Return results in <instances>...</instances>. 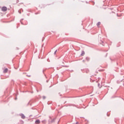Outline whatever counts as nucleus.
I'll use <instances>...</instances> for the list:
<instances>
[{"label":"nucleus","mask_w":124,"mask_h":124,"mask_svg":"<svg viewBox=\"0 0 124 124\" xmlns=\"http://www.w3.org/2000/svg\"><path fill=\"white\" fill-rule=\"evenodd\" d=\"M1 10H2V11H3V12H5V11H6V10H7V8L5 6H3L2 7Z\"/></svg>","instance_id":"obj_1"},{"label":"nucleus","mask_w":124,"mask_h":124,"mask_svg":"<svg viewBox=\"0 0 124 124\" xmlns=\"http://www.w3.org/2000/svg\"><path fill=\"white\" fill-rule=\"evenodd\" d=\"M19 116H20L22 119H25L26 118V116L23 113L19 114Z\"/></svg>","instance_id":"obj_2"},{"label":"nucleus","mask_w":124,"mask_h":124,"mask_svg":"<svg viewBox=\"0 0 124 124\" xmlns=\"http://www.w3.org/2000/svg\"><path fill=\"white\" fill-rule=\"evenodd\" d=\"M35 123L36 124H40V120L39 119H38L35 121Z\"/></svg>","instance_id":"obj_3"},{"label":"nucleus","mask_w":124,"mask_h":124,"mask_svg":"<svg viewBox=\"0 0 124 124\" xmlns=\"http://www.w3.org/2000/svg\"><path fill=\"white\" fill-rule=\"evenodd\" d=\"M55 121H56V118H53V119L51 120V121H49V123H55Z\"/></svg>","instance_id":"obj_4"},{"label":"nucleus","mask_w":124,"mask_h":124,"mask_svg":"<svg viewBox=\"0 0 124 124\" xmlns=\"http://www.w3.org/2000/svg\"><path fill=\"white\" fill-rule=\"evenodd\" d=\"M7 71H8V69H7V68H6V69H4V70H3L4 73H6L7 72Z\"/></svg>","instance_id":"obj_5"},{"label":"nucleus","mask_w":124,"mask_h":124,"mask_svg":"<svg viewBox=\"0 0 124 124\" xmlns=\"http://www.w3.org/2000/svg\"><path fill=\"white\" fill-rule=\"evenodd\" d=\"M80 55L81 56H84V55H85V51H82Z\"/></svg>","instance_id":"obj_6"},{"label":"nucleus","mask_w":124,"mask_h":124,"mask_svg":"<svg viewBox=\"0 0 124 124\" xmlns=\"http://www.w3.org/2000/svg\"><path fill=\"white\" fill-rule=\"evenodd\" d=\"M86 61H87V62H89V61H90V58H89V57H86Z\"/></svg>","instance_id":"obj_7"},{"label":"nucleus","mask_w":124,"mask_h":124,"mask_svg":"<svg viewBox=\"0 0 124 124\" xmlns=\"http://www.w3.org/2000/svg\"><path fill=\"white\" fill-rule=\"evenodd\" d=\"M100 24H101V23H100V22H98L97 23V27H98V26H99V25H100Z\"/></svg>","instance_id":"obj_8"},{"label":"nucleus","mask_w":124,"mask_h":124,"mask_svg":"<svg viewBox=\"0 0 124 124\" xmlns=\"http://www.w3.org/2000/svg\"><path fill=\"white\" fill-rule=\"evenodd\" d=\"M46 98V96H43V99H45Z\"/></svg>","instance_id":"obj_9"},{"label":"nucleus","mask_w":124,"mask_h":124,"mask_svg":"<svg viewBox=\"0 0 124 124\" xmlns=\"http://www.w3.org/2000/svg\"><path fill=\"white\" fill-rule=\"evenodd\" d=\"M57 50H55V51L54 52V54H55V55H56V53H57Z\"/></svg>","instance_id":"obj_10"},{"label":"nucleus","mask_w":124,"mask_h":124,"mask_svg":"<svg viewBox=\"0 0 124 124\" xmlns=\"http://www.w3.org/2000/svg\"><path fill=\"white\" fill-rule=\"evenodd\" d=\"M62 66H63V67H67V66L63 65Z\"/></svg>","instance_id":"obj_11"},{"label":"nucleus","mask_w":124,"mask_h":124,"mask_svg":"<svg viewBox=\"0 0 124 124\" xmlns=\"http://www.w3.org/2000/svg\"><path fill=\"white\" fill-rule=\"evenodd\" d=\"M42 122V123H44V122H46V120H43Z\"/></svg>","instance_id":"obj_12"},{"label":"nucleus","mask_w":124,"mask_h":124,"mask_svg":"<svg viewBox=\"0 0 124 124\" xmlns=\"http://www.w3.org/2000/svg\"><path fill=\"white\" fill-rule=\"evenodd\" d=\"M15 99V100H17V97H16Z\"/></svg>","instance_id":"obj_13"},{"label":"nucleus","mask_w":124,"mask_h":124,"mask_svg":"<svg viewBox=\"0 0 124 124\" xmlns=\"http://www.w3.org/2000/svg\"><path fill=\"white\" fill-rule=\"evenodd\" d=\"M83 62H85V60L82 61Z\"/></svg>","instance_id":"obj_14"},{"label":"nucleus","mask_w":124,"mask_h":124,"mask_svg":"<svg viewBox=\"0 0 124 124\" xmlns=\"http://www.w3.org/2000/svg\"><path fill=\"white\" fill-rule=\"evenodd\" d=\"M18 1H19V0H17V2H18Z\"/></svg>","instance_id":"obj_15"},{"label":"nucleus","mask_w":124,"mask_h":124,"mask_svg":"<svg viewBox=\"0 0 124 124\" xmlns=\"http://www.w3.org/2000/svg\"><path fill=\"white\" fill-rule=\"evenodd\" d=\"M98 87H99V84H98Z\"/></svg>","instance_id":"obj_16"},{"label":"nucleus","mask_w":124,"mask_h":124,"mask_svg":"<svg viewBox=\"0 0 124 124\" xmlns=\"http://www.w3.org/2000/svg\"><path fill=\"white\" fill-rule=\"evenodd\" d=\"M76 124H78V122H77Z\"/></svg>","instance_id":"obj_17"},{"label":"nucleus","mask_w":124,"mask_h":124,"mask_svg":"<svg viewBox=\"0 0 124 124\" xmlns=\"http://www.w3.org/2000/svg\"><path fill=\"white\" fill-rule=\"evenodd\" d=\"M21 24H23V23H21Z\"/></svg>","instance_id":"obj_18"}]
</instances>
